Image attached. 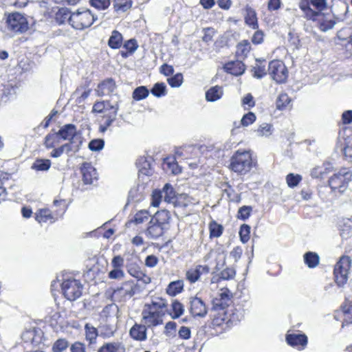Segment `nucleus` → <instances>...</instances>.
<instances>
[{
	"label": "nucleus",
	"mask_w": 352,
	"mask_h": 352,
	"mask_svg": "<svg viewBox=\"0 0 352 352\" xmlns=\"http://www.w3.org/2000/svg\"><path fill=\"white\" fill-rule=\"evenodd\" d=\"M252 50L250 42L244 39L237 43L236 46L235 56L238 59H245Z\"/></svg>",
	"instance_id": "5701e85b"
},
{
	"label": "nucleus",
	"mask_w": 352,
	"mask_h": 352,
	"mask_svg": "<svg viewBox=\"0 0 352 352\" xmlns=\"http://www.w3.org/2000/svg\"><path fill=\"white\" fill-rule=\"evenodd\" d=\"M169 305L166 298L153 297L151 302L145 303L142 311V321L148 328L163 324V318L167 314Z\"/></svg>",
	"instance_id": "f257e3e1"
},
{
	"label": "nucleus",
	"mask_w": 352,
	"mask_h": 352,
	"mask_svg": "<svg viewBox=\"0 0 352 352\" xmlns=\"http://www.w3.org/2000/svg\"><path fill=\"white\" fill-rule=\"evenodd\" d=\"M97 352H126V347L122 342H111L102 344Z\"/></svg>",
	"instance_id": "c85d7f7f"
},
{
	"label": "nucleus",
	"mask_w": 352,
	"mask_h": 352,
	"mask_svg": "<svg viewBox=\"0 0 352 352\" xmlns=\"http://www.w3.org/2000/svg\"><path fill=\"white\" fill-rule=\"evenodd\" d=\"M220 188L222 189L223 193L228 197L229 202H233L239 204L241 202V195L236 192L232 186L228 182H221Z\"/></svg>",
	"instance_id": "412c9836"
},
{
	"label": "nucleus",
	"mask_w": 352,
	"mask_h": 352,
	"mask_svg": "<svg viewBox=\"0 0 352 352\" xmlns=\"http://www.w3.org/2000/svg\"><path fill=\"white\" fill-rule=\"evenodd\" d=\"M223 95L222 88L218 85L212 87L206 93V98L208 101L214 102L221 98Z\"/></svg>",
	"instance_id": "37998d69"
},
{
	"label": "nucleus",
	"mask_w": 352,
	"mask_h": 352,
	"mask_svg": "<svg viewBox=\"0 0 352 352\" xmlns=\"http://www.w3.org/2000/svg\"><path fill=\"white\" fill-rule=\"evenodd\" d=\"M267 72L271 79L276 84L282 85L287 82L289 70L283 60L274 59L270 61Z\"/></svg>",
	"instance_id": "1a4fd4ad"
},
{
	"label": "nucleus",
	"mask_w": 352,
	"mask_h": 352,
	"mask_svg": "<svg viewBox=\"0 0 352 352\" xmlns=\"http://www.w3.org/2000/svg\"><path fill=\"white\" fill-rule=\"evenodd\" d=\"M255 30L256 31L251 38V41L254 45H258L263 43L265 35L263 30H259L258 28Z\"/></svg>",
	"instance_id": "bf43d9fd"
},
{
	"label": "nucleus",
	"mask_w": 352,
	"mask_h": 352,
	"mask_svg": "<svg viewBox=\"0 0 352 352\" xmlns=\"http://www.w3.org/2000/svg\"><path fill=\"white\" fill-rule=\"evenodd\" d=\"M232 294L228 288H223L221 289V293L219 296L214 298L212 300V309L213 310H230L229 307L232 302Z\"/></svg>",
	"instance_id": "2eb2a0df"
},
{
	"label": "nucleus",
	"mask_w": 352,
	"mask_h": 352,
	"mask_svg": "<svg viewBox=\"0 0 352 352\" xmlns=\"http://www.w3.org/2000/svg\"><path fill=\"white\" fill-rule=\"evenodd\" d=\"M85 340L89 345L94 344L96 343L97 338L98 336V329L89 323L85 324Z\"/></svg>",
	"instance_id": "e433bc0d"
},
{
	"label": "nucleus",
	"mask_w": 352,
	"mask_h": 352,
	"mask_svg": "<svg viewBox=\"0 0 352 352\" xmlns=\"http://www.w3.org/2000/svg\"><path fill=\"white\" fill-rule=\"evenodd\" d=\"M151 93L157 98L164 96L167 93L164 82H157L154 84L151 89Z\"/></svg>",
	"instance_id": "09e8293b"
},
{
	"label": "nucleus",
	"mask_w": 352,
	"mask_h": 352,
	"mask_svg": "<svg viewBox=\"0 0 352 352\" xmlns=\"http://www.w3.org/2000/svg\"><path fill=\"white\" fill-rule=\"evenodd\" d=\"M351 180V174L348 168L342 167L329 178L328 185L333 192H344Z\"/></svg>",
	"instance_id": "6e6552de"
},
{
	"label": "nucleus",
	"mask_w": 352,
	"mask_h": 352,
	"mask_svg": "<svg viewBox=\"0 0 352 352\" xmlns=\"http://www.w3.org/2000/svg\"><path fill=\"white\" fill-rule=\"evenodd\" d=\"M351 263L350 256L342 255L335 264L333 277L335 283L338 287H342L347 283Z\"/></svg>",
	"instance_id": "0eeeda50"
},
{
	"label": "nucleus",
	"mask_w": 352,
	"mask_h": 352,
	"mask_svg": "<svg viewBox=\"0 0 352 352\" xmlns=\"http://www.w3.org/2000/svg\"><path fill=\"white\" fill-rule=\"evenodd\" d=\"M53 148L54 149L50 153V156L53 158H57L63 154L65 150H67L68 152L71 151V144L66 143L58 147H54Z\"/></svg>",
	"instance_id": "603ef678"
},
{
	"label": "nucleus",
	"mask_w": 352,
	"mask_h": 352,
	"mask_svg": "<svg viewBox=\"0 0 352 352\" xmlns=\"http://www.w3.org/2000/svg\"><path fill=\"white\" fill-rule=\"evenodd\" d=\"M245 23L253 30H257L259 27L256 11L251 7L246 6Z\"/></svg>",
	"instance_id": "393cba45"
},
{
	"label": "nucleus",
	"mask_w": 352,
	"mask_h": 352,
	"mask_svg": "<svg viewBox=\"0 0 352 352\" xmlns=\"http://www.w3.org/2000/svg\"><path fill=\"white\" fill-rule=\"evenodd\" d=\"M60 137L58 133H50L44 138L43 144L47 149H50L59 145Z\"/></svg>",
	"instance_id": "ea45409f"
},
{
	"label": "nucleus",
	"mask_w": 352,
	"mask_h": 352,
	"mask_svg": "<svg viewBox=\"0 0 352 352\" xmlns=\"http://www.w3.org/2000/svg\"><path fill=\"white\" fill-rule=\"evenodd\" d=\"M184 81V76L182 73H177L167 79L168 84L171 87H179Z\"/></svg>",
	"instance_id": "5fc2aeb1"
},
{
	"label": "nucleus",
	"mask_w": 352,
	"mask_h": 352,
	"mask_svg": "<svg viewBox=\"0 0 352 352\" xmlns=\"http://www.w3.org/2000/svg\"><path fill=\"white\" fill-rule=\"evenodd\" d=\"M215 312L212 319V324L214 327H223L226 325V327H230L233 322L235 320V315L232 309L230 310H214Z\"/></svg>",
	"instance_id": "4468645a"
},
{
	"label": "nucleus",
	"mask_w": 352,
	"mask_h": 352,
	"mask_svg": "<svg viewBox=\"0 0 352 352\" xmlns=\"http://www.w3.org/2000/svg\"><path fill=\"white\" fill-rule=\"evenodd\" d=\"M210 271V268L208 265H197L186 272L185 278L190 284H193L199 280L201 275L208 274Z\"/></svg>",
	"instance_id": "dca6fc26"
},
{
	"label": "nucleus",
	"mask_w": 352,
	"mask_h": 352,
	"mask_svg": "<svg viewBox=\"0 0 352 352\" xmlns=\"http://www.w3.org/2000/svg\"><path fill=\"white\" fill-rule=\"evenodd\" d=\"M256 120V116L254 113L249 111L244 114L241 120V124L243 126H248L253 124Z\"/></svg>",
	"instance_id": "13d9d810"
},
{
	"label": "nucleus",
	"mask_w": 352,
	"mask_h": 352,
	"mask_svg": "<svg viewBox=\"0 0 352 352\" xmlns=\"http://www.w3.org/2000/svg\"><path fill=\"white\" fill-rule=\"evenodd\" d=\"M242 106L246 109H250L255 106V101L254 100V97L251 94H247L242 99L241 101Z\"/></svg>",
	"instance_id": "0e129e2a"
},
{
	"label": "nucleus",
	"mask_w": 352,
	"mask_h": 352,
	"mask_svg": "<svg viewBox=\"0 0 352 352\" xmlns=\"http://www.w3.org/2000/svg\"><path fill=\"white\" fill-rule=\"evenodd\" d=\"M226 72L234 76H239L245 72V65L241 60H232L226 63L223 65Z\"/></svg>",
	"instance_id": "aec40b11"
},
{
	"label": "nucleus",
	"mask_w": 352,
	"mask_h": 352,
	"mask_svg": "<svg viewBox=\"0 0 352 352\" xmlns=\"http://www.w3.org/2000/svg\"><path fill=\"white\" fill-rule=\"evenodd\" d=\"M303 260L309 268H315L319 265L320 256L316 252H307L303 255Z\"/></svg>",
	"instance_id": "58836bf2"
},
{
	"label": "nucleus",
	"mask_w": 352,
	"mask_h": 352,
	"mask_svg": "<svg viewBox=\"0 0 352 352\" xmlns=\"http://www.w3.org/2000/svg\"><path fill=\"white\" fill-rule=\"evenodd\" d=\"M119 105L118 103L113 104L110 100L96 101L92 107V113H100L98 131L104 133L116 120Z\"/></svg>",
	"instance_id": "7ed1b4c3"
},
{
	"label": "nucleus",
	"mask_w": 352,
	"mask_h": 352,
	"mask_svg": "<svg viewBox=\"0 0 352 352\" xmlns=\"http://www.w3.org/2000/svg\"><path fill=\"white\" fill-rule=\"evenodd\" d=\"M164 233V228L163 226L158 224L151 220L149 226L146 229V235L148 237L157 239L162 236Z\"/></svg>",
	"instance_id": "cd10ccee"
},
{
	"label": "nucleus",
	"mask_w": 352,
	"mask_h": 352,
	"mask_svg": "<svg viewBox=\"0 0 352 352\" xmlns=\"http://www.w3.org/2000/svg\"><path fill=\"white\" fill-rule=\"evenodd\" d=\"M146 325L135 323L130 329L129 335L135 340L144 341L146 339Z\"/></svg>",
	"instance_id": "b1692460"
},
{
	"label": "nucleus",
	"mask_w": 352,
	"mask_h": 352,
	"mask_svg": "<svg viewBox=\"0 0 352 352\" xmlns=\"http://www.w3.org/2000/svg\"><path fill=\"white\" fill-rule=\"evenodd\" d=\"M55 206L63 205V208L60 212H52L49 208H41L35 212V219L39 223H53L56 222L59 217H60L65 211V201L55 200L54 201Z\"/></svg>",
	"instance_id": "9d476101"
},
{
	"label": "nucleus",
	"mask_w": 352,
	"mask_h": 352,
	"mask_svg": "<svg viewBox=\"0 0 352 352\" xmlns=\"http://www.w3.org/2000/svg\"><path fill=\"white\" fill-rule=\"evenodd\" d=\"M12 174L0 170V197H6L7 195L6 188L4 186L6 182L10 180Z\"/></svg>",
	"instance_id": "de8ad7c7"
},
{
	"label": "nucleus",
	"mask_w": 352,
	"mask_h": 352,
	"mask_svg": "<svg viewBox=\"0 0 352 352\" xmlns=\"http://www.w3.org/2000/svg\"><path fill=\"white\" fill-rule=\"evenodd\" d=\"M72 13L68 8H58L54 15V19L58 25H62L68 22L70 25V18H72Z\"/></svg>",
	"instance_id": "72a5a7b5"
},
{
	"label": "nucleus",
	"mask_w": 352,
	"mask_h": 352,
	"mask_svg": "<svg viewBox=\"0 0 352 352\" xmlns=\"http://www.w3.org/2000/svg\"><path fill=\"white\" fill-rule=\"evenodd\" d=\"M252 212V207L250 206H243L241 208H239L236 217L239 219L245 221L248 219Z\"/></svg>",
	"instance_id": "4d7b16f0"
},
{
	"label": "nucleus",
	"mask_w": 352,
	"mask_h": 352,
	"mask_svg": "<svg viewBox=\"0 0 352 352\" xmlns=\"http://www.w3.org/2000/svg\"><path fill=\"white\" fill-rule=\"evenodd\" d=\"M123 44V36L122 34L115 30H113L108 40V45L113 50L120 49Z\"/></svg>",
	"instance_id": "f704fd0d"
},
{
	"label": "nucleus",
	"mask_w": 352,
	"mask_h": 352,
	"mask_svg": "<svg viewBox=\"0 0 352 352\" xmlns=\"http://www.w3.org/2000/svg\"><path fill=\"white\" fill-rule=\"evenodd\" d=\"M104 142L102 139H94L89 143V148L93 151H98L103 148Z\"/></svg>",
	"instance_id": "052dcab7"
},
{
	"label": "nucleus",
	"mask_w": 352,
	"mask_h": 352,
	"mask_svg": "<svg viewBox=\"0 0 352 352\" xmlns=\"http://www.w3.org/2000/svg\"><path fill=\"white\" fill-rule=\"evenodd\" d=\"M52 166V162L49 159L37 158L32 165V168L36 171H47Z\"/></svg>",
	"instance_id": "79ce46f5"
},
{
	"label": "nucleus",
	"mask_w": 352,
	"mask_h": 352,
	"mask_svg": "<svg viewBox=\"0 0 352 352\" xmlns=\"http://www.w3.org/2000/svg\"><path fill=\"white\" fill-rule=\"evenodd\" d=\"M272 126L270 124H263L259 126L257 129V133L261 136H268L272 133Z\"/></svg>",
	"instance_id": "338daca9"
},
{
	"label": "nucleus",
	"mask_w": 352,
	"mask_h": 352,
	"mask_svg": "<svg viewBox=\"0 0 352 352\" xmlns=\"http://www.w3.org/2000/svg\"><path fill=\"white\" fill-rule=\"evenodd\" d=\"M203 31L204 36H202V41L205 43L211 42L216 32L214 29L212 28H204Z\"/></svg>",
	"instance_id": "774afa93"
},
{
	"label": "nucleus",
	"mask_w": 352,
	"mask_h": 352,
	"mask_svg": "<svg viewBox=\"0 0 352 352\" xmlns=\"http://www.w3.org/2000/svg\"><path fill=\"white\" fill-rule=\"evenodd\" d=\"M184 291L183 280H177L168 283L165 289L166 294L170 297H175Z\"/></svg>",
	"instance_id": "4be33fe9"
},
{
	"label": "nucleus",
	"mask_w": 352,
	"mask_h": 352,
	"mask_svg": "<svg viewBox=\"0 0 352 352\" xmlns=\"http://www.w3.org/2000/svg\"><path fill=\"white\" fill-rule=\"evenodd\" d=\"M149 94V90L145 86H140L136 87L133 93V99L135 101H140L145 99Z\"/></svg>",
	"instance_id": "49530a36"
},
{
	"label": "nucleus",
	"mask_w": 352,
	"mask_h": 352,
	"mask_svg": "<svg viewBox=\"0 0 352 352\" xmlns=\"http://www.w3.org/2000/svg\"><path fill=\"white\" fill-rule=\"evenodd\" d=\"M149 213L146 210H140L138 211L132 219H129L126 226L129 227L131 224L140 225L148 219Z\"/></svg>",
	"instance_id": "4c0bfd02"
},
{
	"label": "nucleus",
	"mask_w": 352,
	"mask_h": 352,
	"mask_svg": "<svg viewBox=\"0 0 352 352\" xmlns=\"http://www.w3.org/2000/svg\"><path fill=\"white\" fill-rule=\"evenodd\" d=\"M352 123V110L344 111L341 117V120L338 122V125H346Z\"/></svg>",
	"instance_id": "e2e57ef3"
},
{
	"label": "nucleus",
	"mask_w": 352,
	"mask_h": 352,
	"mask_svg": "<svg viewBox=\"0 0 352 352\" xmlns=\"http://www.w3.org/2000/svg\"><path fill=\"white\" fill-rule=\"evenodd\" d=\"M97 17L89 9H78L72 13L70 25L76 30H84L91 27Z\"/></svg>",
	"instance_id": "39448f33"
},
{
	"label": "nucleus",
	"mask_w": 352,
	"mask_h": 352,
	"mask_svg": "<svg viewBox=\"0 0 352 352\" xmlns=\"http://www.w3.org/2000/svg\"><path fill=\"white\" fill-rule=\"evenodd\" d=\"M292 107V98L287 93L280 94L276 100V108L279 111H285Z\"/></svg>",
	"instance_id": "473e14b6"
},
{
	"label": "nucleus",
	"mask_w": 352,
	"mask_h": 352,
	"mask_svg": "<svg viewBox=\"0 0 352 352\" xmlns=\"http://www.w3.org/2000/svg\"><path fill=\"white\" fill-rule=\"evenodd\" d=\"M132 4V0H113V8L116 12L127 11L131 8Z\"/></svg>",
	"instance_id": "c03bdc74"
},
{
	"label": "nucleus",
	"mask_w": 352,
	"mask_h": 352,
	"mask_svg": "<svg viewBox=\"0 0 352 352\" xmlns=\"http://www.w3.org/2000/svg\"><path fill=\"white\" fill-rule=\"evenodd\" d=\"M343 314L342 326L352 324V301L346 300L340 306Z\"/></svg>",
	"instance_id": "c756f323"
},
{
	"label": "nucleus",
	"mask_w": 352,
	"mask_h": 352,
	"mask_svg": "<svg viewBox=\"0 0 352 352\" xmlns=\"http://www.w3.org/2000/svg\"><path fill=\"white\" fill-rule=\"evenodd\" d=\"M61 140H72L76 135V126L73 124H67L57 132Z\"/></svg>",
	"instance_id": "7c9ffc66"
},
{
	"label": "nucleus",
	"mask_w": 352,
	"mask_h": 352,
	"mask_svg": "<svg viewBox=\"0 0 352 352\" xmlns=\"http://www.w3.org/2000/svg\"><path fill=\"white\" fill-rule=\"evenodd\" d=\"M302 180V176L298 174L289 173L286 176V182L287 186L294 188L296 187Z\"/></svg>",
	"instance_id": "3c124183"
},
{
	"label": "nucleus",
	"mask_w": 352,
	"mask_h": 352,
	"mask_svg": "<svg viewBox=\"0 0 352 352\" xmlns=\"http://www.w3.org/2000/svg\"><path fill=\"white\" fill-rule=\"evenodd\" d=\"M69 346L67 340L65 338H59L55 341L52 346V352H63Z\"/></svg>",
	"instance_id": "6e6d98bb"
},
{
	"label": "nucleus",
	"mask_w": 352,
	"mask_h": 352,
	"mask_svg": "<svg viewBox=\"0 0 352 352\" xmlns=\"http://www.w3.org/2000/svg\"><path fill=\"white\" fill-rule=\"evenodd\" d=\"M286 341L292 346H300L303 349L307 344V337L305 334L291 333L286 336Z\"/></svg>",
	"instance_id": "bb28decb"
},
{
	"label": "nucleus",
	"mask_w": 352,
	"mask_h": 352,
	"mask_svg": "<svg viewBox=\"0 0 352 352\" xmlns=\"http://www.w3.org/2000/svg\"><path fill=\"white\" fill-rule=\"evenodd\" d=\"M6 23L10 30L23 33L28 29V22L24 15L19 12H12L8 15Z\"/></svg>",
	"instance_id": "f8f14e48"
},
{
	"label": "nucleus",
	"mask_w": 352,
	"mask_h": 352,
	"mask_svg": "<svg viewBox=\"0 0 352 352\" xmlns=\"http://www.w3.org/2000/svg\"><path fill=\"white\" fill-rule=\"evenodd\" d=\"M89 5L98 10H104L111 5L110 0H89Z\"/></svg>",
	"instance_id": "864d4df0"
},
{
	"label": "nucleus",
	"mask_w": 352,
	"mask_h": 352,
	"mask_svg": "<svg viewBox=\"0 0 352 352\" xmlns=\"http://www.w3.org/2000/svg\"><path fill=\"white\" fill-rule=\"evenodd\" d=\"M162 198V192L160 190H153L151 195V206L153 207H158L161 203Z\"/></svg>",
	"instance_id": "69168bd1"
},
{
	"label": "nucleus",
	"mask_w": 352,
	"mask_h": 352,
	"mask_svg": "<svg viewBox=\"0 0 352 352\" xmlns=\"http://www.w3.org/2000/svg\"><path fill=\"white\" fill-rule=\"evenodd\" d=\"M80 173L84 185H96L99 176L97 170L90 162H83L80 166Z\"/></svg>",
	"instance_id": "ddd939ff"
},
{
	"label": "nucleus",
	"mask_w": 352,
	"mask_h": 352,
	"mask_svg": "<svg viewBox=\"0 0 352 352\" xmlns=\"http://www.w3.org/2000/svg\"><path fill=\"white\" fill-rule=\"evenodd\" d=\"M170 219V212L166 210H158L151 219V221L164 226L168 223Z\"/></svg>",
	"instance_id": "a19ab883"
},
{
	"label": "nucleus",
	"mask_w": 352,
	"mask_h": 352,
	"mask_svg": "<svg viewBox=\"0 0 352 352\" xmlns=\"http://www.w3.org/2000/svg\"><path fill=\"white\" fill-rule=\"evenodd\" d=\"M210 238L219 237L223 231V228L221 225L217 223L214 220L210 222L209 226Z\"/></svg>",
	"instance_id": "a18cd8bd"
},
{
	"label": "nucleus",
	"mask_w": 352,
	"mask_h": 352,
	"mask_svg": "<svg viewBox=\"0 0 352 352\" xmlns=\"http://www.w3.org/2000/svg\"><path fill=\"white\" fill-rule=\"evenodd\" d=\"M61 290L65 298L74 301L82 295V285L80 280L74 278L65 279L61 283Z\"/></svg>",
	"instance_id": "9b49d317"
},
{
	"label": "nucleus",
	"mask_w": 352,
	"mask_h": 352,
	"mask_svg": "<svg viewBox=\"0 0 352 352\" xmlns=\"http://www.w3.org/2000/svg\"><path fill=\"white\" fill-rule=\"evenodd\" d=\"M257 166V160L253 157L251 150L240 148L236 151L230 158L228 168L237 175H245Z\"/></svg>",
	"instance_id": "f03ea898"
},
{
	"label": "nucleus",
	"mask_w": 352,
	"mask_h": 352,
	"mask_svg": "<svg viewBox=\"0 0 352 352\" xmlns=\"http://www.w3.org/2000/svg\"><path fill=\"white\" fill-rule=\"evenodd\" d=\"M236 271L232 267H226L220 272V278L223 280H230L234 278Z\"/></svg>",
	"instance_id": "680f3d73"
},
{
	"label": "nucleus",
	"mask_w": 352,
	"mask_h": 352,
	"mask_svg": "<svg viewBox=\"0 0 352 352\" xmlns=\"http://www.w3.org/2000/svg\"><path fill=\"white\" fill-rule=\"evenodd\" d=\"M138 290L139 286L135 280H126L122 283L120 287L113 290L111 298L115 302H126L133 297Z\"/></svg>",
	"instance_id": "423d86ee"
},
{
	"label": "nucleus",
	"mask_w": 352,
	"mask_h": 352,
	"mask_svg": "<svg viewBox=\"0 0 352 352\" xmlns=\"http://www.w3.org/2000/svg\"><path fill=\"white\" fill-rule=\"evenodd\" d=\"M268 63L265 59H256L255 64L251 69L252 76L257 78L261 79L268 74L267 69Z\"/></svg>",
	"instance_id": "6ab92c4d"
},
{
	"label": "nucleus",
	"mask_w": 352,
	"mask_h": 352,
	"mask_svg": "<svg viewBox=\"0 0 352 352\" xmlns=\"http://www.w3.org/2000/svg\"><path fill=\"white\" fill-rule=\"evenodd\" d=\"M163 165L166 171H170L174 175L182 173V168L179 166L174 156H168L164 158Z\"/></svg>",
	"instance_id": "2f4dec72"
},
{
	"label": "nucleus",
	"mask_w": 352,
	"mask_h": 352,
	"mask_svg": "<svg viewBox=\"0 0 352 352\" xmlns=\"http://www.w3.org/2000/svg\"><path fill=\"white\" fill-rule=\"evenodd\" d=\"M189 310L194 317H204L208 312L206 303L201 298L197 296L190 298Z\"/></svg>",
	"instance_id": "f3484780"
},
{
	"label": "nucleus",
	"mask_w": 352,
	"mask_h": 352,
	"mask_svg": "<svg viewBox=\"0 0 352 352\" xmlns=\"http://www.w3.org/2000/svg\"><path fill=\"white\" fill-rule=\"evenodd\" d=\"M138 48V44L135 38H131L126 41L123 44V49L120 52L121 56L123 58H127L132 55Z\"/></svg>",
	"instance_id": "c9c22d12"
},
{
	"label": "nucleus",
	"mask_w": 352,
	"mask_h": 352,
	"mask_svg": "<svg viewBox=\"0 0 352 352\" xmlns=\"http://www.w3.org/2000/svg\"><path fill=\"white\" fill-rule=\"evenodd\" d=\"M298 6L304 18L311 21H319L328 8L327 0H300Z\"/></svg>",
	"instance_id": "20e7f679"
},
{
	"label": "nucleus",
	"mask_w": 352,
	"mask_h": 352,
	"mask_svg": "<svg viewBox=\"0 0 352 352\" xmlns=\"http://www.w3.org/2000/svg\"><path fill=\"white\" fill-rule=\"evenodd\" d=\"M116 81L112 78H108L100 82L97 87L96 92L99 96L110 95L116 89Z\"/></svg>",
	"instance_id": "a211bd4d"
},
{
	"label": "nucleus",
	"mask_w": 352,
	"mask_h": 352,
	"mask_svg": "<svg viewBox=\"0 0 352 352\" xmlns=\"http://www.w3.org/2000/svg\"><path fill=\"white\" fill-rule=\"evenodd\" d=\"M251 228L248 224H242L240 227L239 234L243 243H246L250 239Z\"/></svg>",
	"instance_id": "8fccbe9b"
},
{
	"label": "nucleus",
	"mask_w": 352,
	"mask_h": 352,
	"mask_svg": "<svg viewBox=\"0 0 352 352\" xmlns=\"http://www.w3.org/2000/svg\"><path fill=\"white\" fill-rule=\"evenodd\" d=\"M184 313V307L183 304L177 299L171 301L170 308H167V314L173 320L181 317Z\"/></svg>",
	"instance_id": "a878e982"
}]
</instances>
